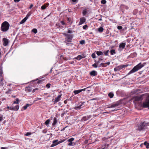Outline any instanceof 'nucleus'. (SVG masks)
<instances>
[{
	"label": "nucleus",
	"instance_id": "obj_1",
	"mask_svg": "<svg viewBox=\"0 0 149 149\" xmlns=\"http://www.w3.org/2000/svg\"><path fill=\"white\" fill-rule=\"evenodd\" d=\"M145 98L146 100L143 104L142 107L143 108H148L149 109V95L148 93H145L140 95L135 96L134 99L136 101L142 100Z\"/></svg>",
	"mask_w": 149,
	"mask_h": 149
},
{
	"label": "nucleus",
	"instance_id": "obj_2",
	"mask_svg": "<svg viewBox=\"0 0 149 149\" xmlns=\"http://www.w3.org/2000/svg\"><path fill=\"white\" fill-rule=\"evenodd\" d=\"M149 126V122L146 123L145 122H141V123L137 125L136 126V130L140 131L145 130L148 128Z\"/></svg>",
	"mask_w": 149,
	"mask_h": 149
},
{
	"label": "nucleus",
	"instance_id": "obj_3",
	"mask_svg": "<svg viewBox=\"0 0 149 149\" xmlns=\"http://www.w3.org/2000/svg\"><path fill=\"white\" fill-rule=\"evenodd\" d=\"M144 65L140 63L137 65L134 66L131 70H130L127 74V76L129 75L130 74L134 73L142 68Z\"/></svg>",
	"mask_w": 149,
	"mask_h": 149
},
{
	"label": "nucleus",
	"instance_id": "obj_4",
	"mask_svg": "<svg viewBox=\"0 0 149 149\" xmlns=\"http://www.w3.org/2000/svg\"><path fill=\"white\" fill-rule=\"evenodd\" d=\"M9 26L10 24L8 22L5 21L1 24V30L3 32H6L8 30Z\"/></svg>",
	"mask_w": 149,
	"mask_h": 149
},
{
	"label": "nucleus",
	"instance_id": "obj_5",
	"mask_svg": "<svg viewBox=\"0 0 149 149\" xmlns=\"http://www.w3.org/2000/svg\"><path fill=\"white\" fill-rule=\"evenodd\" d=\"M128 65V64H126L124 65H121L115 67L114 68V71L115 72L119 71L120 70L123 68L127 67Z\"/></svg>",
	"mask_w": 149,
	"mask_h": 149
},
{
	"label": "nucleus",
	"instance_id": "obj_6",
	"mask_svg": "<svg viewBox=\"0 0 149 149\" xmlns=\"http://www.w3.org/2000/svg\"><path fill=\"white\" fill-rule=\"evenodd\" d=\"M91 117V115L87 116H83L81 119V121H85L90 119Z\"/></svg>",
	"mask_w": 149,
	"mask_h": 149
},
{
	"label": "nucleus",
	"instance_id": "obj_7",
	"mask_svg": "<svg viewBox=\"0 0 149 149\" xmlns=\"http://www.w3.org/2000/svg\"><path fill=\"white\" fill-rule=\"evenodd\" d=\"M85 102H81L79 103V104H77V106L75 108V109L76 110H77V109H80L82 108L83 107L82 106L84 104V103Z\"/></svg>",
	"mask_w": 149,
	"mask_h": 149
},
{
	"label": "nucleus",
	"instance_id": "obj_8",
	"mask_svg": "<svg viewBox=\"0 0 149 149\" xmlns=\"http://www.w3.org/2000/svg\"><path fill=\"white\" fill-rule=\"evenodd\" d=\"M61 95H62L61 94L58 96L55 99V100L54 99L52 100V101L54 102V104L58 102L60 100Z\"/></svg>",
	"mask_w": 149,
	"mask_h": 149
},
{
	"label": "nucleus",
	"instance_id": "obj_9",
	"mask_svg": "<svg viewBox=\"0 0 149 149\" xmlns=\"http://www.w3.org/2000/svg\"><path fill=\"white\" fill-rule=\"evenodd\" d=\"M3 45L4 46H6L8 45V40L5 38H3Z\"/></svg>",
	"mask_w": 149,
	"mask_h": 149
},
{
	"label": "nucleus",
	"instance_id": "obj_10",
	"mask_svg": "<svg viewBox=\"0 0 149 149\" xmlns=\"http://www.w3.org/2000/svg\"><path fill=\"white\" fill-rule=\"evenodd\" d=\"M121 9L122 10H124L125 9L127 10L129 8L128 6H125L123 4H121L120 6Z\"/></svg>",
	"mask_w": 149,
	"mask_h": 149
},
{
	"label": "nucleus",
	"instance_id": "obj_11",
	"mask_svg": "<svg viewBox=\"0 0 149 149\" xmlns=\"http://www.w3.org/2000/svg\"><path fill=\"white\" fill-rule=\"evenodd\" d=\"M90 74L91 76H95L97 75V73L96 71L93 70L90 72Z\"/></svg>",
	"mask_w": 149,
	"mask_h": 149
},
{
	"label": "nucleus",
	"instance_id": "obj_12",
	"mask_svg": "<svg viewBox=\"0 0 149 149\" xmlns=\"http://www.w3.org/2000/svg\"><path fill=\"white\" fill-rule=\"evenodd\" d=\"M58 140H54L52 142V144L51 145V147H53L55 146H56L57 145L58 142Z\"/></svg>",
	"mask_w": 149,
	"mask_h": 149
},
{
	"label": "nucleus",
	"instance_id": "obj_13",
	"mask_svg": "<svg viewBox=\"0 0 149 149\" xmlns=\"http://www.w3.org/2000/svg\"><path fill=\"white\" fill-rule=\"evenodd\" d=\"M74 139L73 138H71L70 139H69L67 141H68L69 142V143L68 144V145L70 146H71L72 145V141H74Z\"/></svg>",
	"mask_w": 149,
	"mask_h": 149
},
{
	"label": "nucleus",
	"instance_id": "obj_14",
	"mask_svg": "<svg viewBox=\"0 0 149 149\" xmlns=\"http://www.w3.org/2000/svg\"><path fill=\"white\" fill-rule=\"evenodd\" d=\"M86 21V19L84 17H83L80 18V21L79 22V25L81 24Z\"/></svg>",
	"mask_w": 149,
	"mask_h": 149
},
{
	"label": "nucleus",
	"instance_id": "obj_15",
	"mask_svg": "<svg viewBox=\"0 0 149 149\" xmlns=\"http://www.w3.org/2000/svg\"><path fill=\"white\" fill-rule=\"evenodd\" d=\"M63 35L64 36H66L67 38L72 39L73 37V35H72L66 33H64Z\"/></svg>",
	"mask_w": 149,
	"mask_h": 149
},
{
	"label": "nucleus",
	"instance_id": "obj_16",
	"mask_svg": "<svg viewBox=\"0 0 149 149\" xmlns=\"http://www.w3.org/2000/svg\"><path fill=\"white\" fill-rule=\"evenodd\" d=\"M125 45L126 43L125 42H123L120 44L119 47L122 49H123L125 48Z\"/></svg>",
	"mask_w": 149,
	"mask_h": 149
},
{
	"label": "nucleus",
	"instance_id": "obj_17",
	"mask_svg": "<svg viewBox=\"0 0 149 149\" xmlns=\"http://www.w3.org/2000/svg\"><path fill=\"white\" fill-rule=\"evenodd\" d=\"M119 105V103L117 102L116 103L114 104L111 105L110 107H109V108H113Z\"/></svg>",
	"mask_w": 149,
	"mask_h": 149
},
{
	"label": "nucleus",
	"instance_id": "obj_18",
	"mask_svg": "<svg viewBox=\"0 0 149 149\" xmlns=\"http://www.w3.org/2000/svg\"><path fill=\"white\" fill-rule=\"evenodd\" d=\"M84 58V57H82L81 55H79L77 57L74 58V59H77L79 61Z\"/></svg>",
	"mask_w": 149,
	"mask_h": 149
},
{
	"label": "nucleus",
	"instance_id": "obj_19",
	"mask_svg": "<svg viewBox=\"0 0 149 149\" xmlns=\"http://www.w3.org/2000/svg\"><path fill=\"white\" fill-rule=\"evenodd\" d=\"M57 119L56 117H54V121L52 123V125L53 126L55 125L57 123Z\"/></svg>",
	"mask_w": 149,
	"mask_h": 149
},
{
	"label": "nucleus",
	"instance_id": "obj_20",
	"mask_svg": "<svg viewBox=\"0 0 149 149\" xmlns=\"http://www.w3.org/2000/svg\"><path fill=\"white\" fill-rule=\"evenodd\" d=\"M96 54L98 56L102 55L103 54V52H102L101 51H96Z\"/></svg>",
	"mask_w": 149,
	"mask_h": 149
},
{
	"label": "nucleus",
	"instance_id": "obj_21",
	"mask_svg": "<svg viewBox=\"0 0 149 149\" xmlns=\"http://www.w3.org/2000/svg\"><path fill=\"white\" fill-rule=\"evenodd\" d=\"M81 92V91L80 90H74L73 91L74 93L76 95L80 93Z\"/></svg>",
	"mask_w": 149,
	"mask_h": 149
},
{
	"label": "nucleus",
	"instance_id": "obj_22",
	"mask_svg": "<svg viewBox=\"0 0 149 149\" xmlns=\"http://www.w3.org/2000/svg\"><path fill=\"white\" fill-rule=\"evenodd\" d=\"M111 55H112L116 54V52L114 49H112L110 51Z\"/></svg>",
	"mask_w": 149,
	"mask_h": 149
},
{
	"label": "nucleus",
	"instance_id": "obj_23",
	"mask_svg": "<svg viewBox=\"0 0 149 149\" xmlns=\"http://www.w3.org/2000/svg\"><path fill=\"white\" fill-rule=\"evenodd\" d=\"M19 108V106L18 105H17L14 107H13V110L17 111L18 110Z\"/></svg>",
	"mask_w": 149,
	"mask_h": 149
},
{
	"label": "nucleus",
	"instance_id": "obj_24",
	"mask_svg": "<svg viewBox=\"0 0 149 149\" xmlns=\"http://www.w3.org/2000/svg\"><path fill=\"white\" fill-rule=\"evenodd\" d=\"M109 146V144H105L104 145L103 148H102L101 149H107L108 148Z\"/></svg>",
	"mask_w": 149,
	"mask_h": 149
},
{
	"label": "nucleus",
	"instance_id": "obj_25",
	"mask_svg": "<svg viewBox=\"0 0 149 149\" xmlns=\"http://www.w3.org/2000/svg\"><path fill=\"white\" fill-rule=\"evenodd\" d=\"M103 30L104 29L102 27H100L98 29V31L100 32H102Z\"/></svg>",
	"mask_w": 149,
	"mask_h": 149
},
{
	"label": "nucleus",
	"instance_id": "obj_26",
	"mask_svg": "<svg viewBox=\"0 0 149 149\" xmlns=\"http://www.w3.org/2000/svg\"><path fill=\"white\" fill-rule=\"evenodd\" d=\"M114 94L110 92L108 94V96L111 98L113 97Z\"/></svg>",
	"mask_w": 149,
	"mask_h": 149
},
{
	"label": "nucleus",
	"instance_id": "obj_27",
	"mask_svg": "<svg viewBox=\"0 0 149 149\" xmlns=\"http://www.w3.org/2000/svg\"><path fill=\"white\" fill-rule=\"evenodd\" d=\"M144 144L146 146V148H149V143H148L146 141L144 143Z\"/></svg>",
	"mask_w": 149,
	"mask_h": 149
},
{
	"label": "nucleus",
	"instance_id": "obj_28",
	"mask_svg": "<svg viewBox=\"0 0 149 149\" xmlns=\"http://www.w3.org/2000/svg\"><path fill=\"white\" fill-rule=\"evenodd\" d=\"M109 50H107L105 51H104L103 52V54L104 53L105 56H107L108 55V53H109Z\"/></svg>",
	"mask_w": 149,
	"mask_h": 149
},
{
	"label": "nucleus",
	"instance_id": "obj_29",
	"mask_svg": "<svg viewBox=\"0 0 149 149\" xmlns=\"http://www.w3.org/2000/svg\"><path fill=\"white\" fill-rule=\"evenodd\" d=\"M26 90L28 91V92H31L32 91V89L31 87H27L26 88Z\"/></svg>",
	"mask_w": 149,
	"mask_h": 149
},
{
	"label": "nucleus",
	"instance_id": "obj_30",
	"mask_svg": "<svg viewBox=\"0 0 149 149\" xmlns=\"http://www.w3.org/2000/svg\"><path fill=\"white\" fill-rule=\"evenodd\" d=\"M48 5L47 6H46L45 5H44L42 6L41 7V8L42 10H44L48 6Z\"/></svg>",
	"mask_w": 149,
	"mask_h": 149
},
{
	"label": "nucleus",
	"instance_id": "obj_31",
	"mask_svg": "<svg viewBox=\"0 0 149 149\" xmlns=\"http://www.w3.org/2000/svg\"><path fill=\"white\" fill-rule=\"evenodd\" d=\"M19 100L18 98H17L16 99V101H15L13 102V104H18L19 103Z\"/></svg>",
	"mask_w": 149,
	"mask_h": 149
},
{
	"label": "nucleus",
	"instance_id": "obj_32",
	"mask_svg": "<svg viewBox=\"0 0 149 149\" xmlns=\"http://www.w3.org/2000/svg\"><path fill=\"white\" fill-rule=\"evenodd\" d=\"M72 39H71L66 38L65 39V41H66L67 42H70L72 41Z\"/></svg>",
	"mask_w": 149,
	"mask_h": 149
},
{
	"label": "nucleus",
	"instance_id": "obj_33",
	"mask_svg": "<svg viewBox=\"0 0 149 149\" xmlns=\"http://www.w3.org/2000/svg\"><path fill=\"white\" fill-rule=\"evenodd\" d=\"M85 43V41L84 40H82L80 41V44L81 45H84Z\"/></svg>",
	"mask_w": 149,
	"mask_h": 149
},
{
	"label": "nucleus",
	"instance_id": "obj_34",
	"mask_svg": "<svg viewBox=\"0 0 149 149\" xmlns=\"http://www.w3.org/2000/svg\"><path fill=\"white\" fill-rule=\"evenodd\" d=\"M50 120L49 119L47 120L45 122V125H48L49 123Z\"/></svg>",
	"mask_w": 149,
	"mask_h": 149
},
{
	"label": "nucleus",
	"instance_id": "obj_35",
	"mask_svg": "<svg viewBox=\"0 0 149 149\" xmlns=\"http://www.w3.org/2000/svg\"><path fill=\"white\" fill-rule=\"evenodd\" d=\"M101 2L102 4H104L106 3L107 1L106 0H102Z\"/></svg>",
	"mask_w": 149,
	"mask_h": 149
},
{
	"label": "nucleus",
	"instance_id": "obj_36",
	"mask_svg": "<svg viewBox=\"0 0 149 149\" xmlns=\"http://www.w3.org/2000/svg\"><path fill=\"white\" fill-rule=\"evenodd\" d=\"M32 31L34 33H37V29H33L32 30Z\"/></svg>",
	"mask_w": 149,
	"mask_h": 149
},
{
	"label": "nucleus",
	"instance_id": "obj_37",
	"mask_svg": "<svg viewBox=\"0 0 149 149\" xmlns=\"http://www.w3.org/2000/svg\"><path fill=\"white\" fill-rule=\"evenodd\" d=\"M68 21V22L70 23L71 24H72V21L71 20V18H68L67 19Z\"/></svg>",
	"mask_w": 149,
	"mask_h": 149
},
{
	"label": "nucleus",
	"instance_id": "obj_38",
	"mask_svg": "<svg viewBox=\"0 0 149 149\" xmlns=\"http://www.w3.org/2000/svg\"><path fill=\"white\" fill-rule=\"evenodd\" d=\"M87 13V11L86 10H84L83 11V15L85 16Z\"/></svg>",
	"mask_w": 149,
	"mask_h": 149
},
{
	"label": "nucleus",
	"instance_id": "obj_39",
	"mask_svg": "<svg viewBox=\"0 0 149 149\" xmlns=\"http://www.w3.org/2000/svg\"><path fill=\"white\" fill-rule=\"evenodd\" d=\"M31 15V13L30 12L28 13L26 15V17H27V18H28L30 16V15Z\"/></svg>",
	"mask_w": 149,
	"mask_h": 149
},
{
	"label": "nucleus",
	"instance_id": "obj_40",
	"mask_svg": "<svg viewBox=\"0 0 149 149\" xmlns=\"http://www.w3.org/2000/svg\"><path fill=\"white\" fill-rule=\"evenodd\" d=\"M31 15V13L30 12L28 13L26 15V17H27V18H28L30 16V15Z\"/></svg>",
	"mask_w": 149,
	"mask_h": 149
},
{
	"label": "nucleus",
	"instance_id": "obj_41",
	"mask_svg": "<svg viewBox=\"0 0 149 149\" xmlns=\"http://www.w3.org/2000/svg\"><path fill=\"white\" fill-rule=\"evenodd\" d=\"M31 15V13L30 12L28 13L26 15V17H27V18H28L30 16V15Z\"/></svg>",
	"mask_w": 149,
	"mask_h": 149
},
{
	"label": "nucleus",
	"instance_id": "obj_42",
	"mask_svg": "<svg viewBox=\"0 0 149 149\" xmlns=\"http://www.w3.org/2000/svg\"><path fill=\"white\" fill-rule=\"evenodd\" d=\"M31 15V13L30 12L28 13L26 15V17H27V18H28L30 16V15Z\"/></svg>",
	"mask_w": 149,
	"mask_h": 149
},
{
	"label": "nucleus",
	"instance_id": "obj_43",
	"mask_svg": "<svg viewBox=\"0 0 149 149\" xmlns=\"http://www.w3.org/2000/svg\"><path fill=\"white\" fill-rule=\"evenodd\" d=\"M91 56L93 58H96V55L95 53H93L91 55Z\"/></svg>",
	"mask_w": 149,
	"mask_h": 149
},
{
	"label": "nucleus",
	"instance_id": "obj_44",
	"mask_svg": "<svg viewBox=\"0 0 149 149\" xmlns=\"http://www.w3.org/2000/svg\"><path fill=\"white\" fill-rule=\"evenodd\" d=\"M97 63H95L92 65V66L94 68H97Z\"/></svg>",
	"mask_w": 149,
	"mask_h": 149
},
{
	"label": "nucleus",
	"instance_id": "obj_45",
	"mask_svg": "<svg viewBox=\"0 0 149 149\" xmlns=\"http://www.w3.org/2000/svg\"><path fill=\"white\" fill-rule=\"evenodd\" d=\"M26 20L24 19H23L20 22V24H22L24 23L25 22Z\"/></svg>",
	"mask_w": 149,
	"mask_h": 149
},
{
	"label": "nucleus",
	"instance_id": "obj_46",
	"mask_svg": "<svg viewBox=\"0 0 149 149\" xmlns=\"http://www.w3.org/2000/svg\"><path fill=\"white\" fill-rule=\"evenodd\" d=\"M90 88V86H89V87H87V88H84L82 89H81V92L82 91H85L86 89H88V88Z\"/></svg>",
	"mask_w": 149,
	"mask_h": 149
},
{
	"label": "nucleus",
	"instance_id": "obj_47",
	"mask_svg": "<svg viewBox=\"0 0 149 149\" xmlns=\"http://www.w3.org/2000/svg\"><path fill=\"white\" fill-rule=\"evenodd\" d=\"M31 133L28 132H27L26 134H25L24 135L25 136H28L31 135Z\"/></svg>",
	"mask_w": 149,
	"mask_h": 149
},
{
	"label": "nucleus",
	"instance_id": "obj_48",
	"mask_svg": "<svg viewBox=\"0 0 149 149\" xmlns=\"http://www.w3.org/2000/svg\"><path fill=\"white\" fill-rule=\"evenodd\" d=\"M122 28H123V27H122V26H118L117 27V29L118 30H121L122 29Z\"/></svg>",
	"mask_w": 149,
	"mask_h": 149
},
{
	"label": "nucleus",
	"instance_id": "obj_49",
	"mask_svg": "<svg viewBox=\"0 0 149 149\" xmlns=\"http://www.w3.org/2000/svg\"><path fill=\"white\" fill-rule=\"evenodd\" d=\"M65 140H61L59 141H58V144L63 142Z\"/></svg>",
	"mask_w": 149,
	"mask_h": 149
},
{
	"label": "nucleus",
	"instance_id": "obj_50",
	"mask_svg": "<svg viewBox=\"0 0 149 149\" xmlns=\"http://www.w3.org/2000/svg\"><path fill=\"white\" fill-rule=\"evenodd\" d=\"M50 85L51 84L48 83L46 85V86L48 88H49L50 87Z\"/></svg>",
	"mask_w": 149,
	"mask_h": 149
},
{
	"label": "nucleus",
	"instance_id": "obj_51",
	"mask_svg": "<svg viewBox=\"0 0 149 149\" xmlns=\"http://www.w3.org/2000/svg\"><path fill=\"white\" fill-rule=\"evenodd\" d=\"M88 27L87 25H86L83 26V28L84 29H85Z\"/></svg>",
	"mask_w": 149,
	"mask_h": 149
},
{
	"label": "nucleus",
	"instance_id": "obj_52",
	"mask_svg": "<svg viewBox=\"0 0 149 149\" xmlns=\"http://www.w3.org/2000/svg\"><path fill=\"white\" fill-rule=\"evenodd\" d=\"M3 119V117L2 116H0V122Z\"/></svg>",
	"mask_w": 149,
	"mask_h": 149
},
{
	"label": "nucleus",
	"instance_id": "obj_53",
	"mask_svg": "<svg viewBox=\"0 0 149 149\" xmlns=\"http://www.w3.org/2000/svg\"><path fill=\"white\" fill-rule=\"evenodd\" d=\"M100 18L98 19V20L99 21H101L102 20V17H103V16L102 15H100Z\"/></svg>",
	"mask_w": 149,
	"mask_h": 149
},
{
	"label": "nucleus",
	"instance_id": "obj_54",
	"mask_svg": "<svg viewBox=\"0 0 149 149\" xmlns=\"http://www.w3.org/2000/svg\"><path fill=\"white\" fill-rule=\"evenodd\" d=\"M72 33V31L70 30H68V33Z\"/></svg>",
	"mask_w": 149,
	"mask_h": 149
},
{
	"label": "nucleus",
	"instance_id": "obj_55",
	"mask_svg": "<svg viewBox=\"0 0 149 149\" xmlns=\"http://www.w3.org/2000/svg\"><path fill=\"white\" fill-rule=\"evenodd\" d=\"M61 24L63 25H64L65 24V23L63 21H61Z\"/></svg>",
	"mask_w": 149,
	"mask_h": 149
},
{
	"label": "nucleus",
	"instance_id": "obj_56",
	"mask_svg": "<svg viewBox=\"0 0 149 149\" xmlns=\"http://www.w3.org/2000/svg\"><path fill=\"white\" fill-rule=\"evenodd\" d=\"M38 88H36L35 89H34L33 90V92L34 93L36 91L38 90Z\"/></svg>",
	"mask_w": 149,
	"mask_h": 149
},
{
	"label": "nucleus",
	"instance_id": "obj_57",
	"mask_svg": "<svg viewBox=\"0 0 149 149\" xmlns=\"http://www.w3.org/2000/svg\"><path fill=\"white\" fill-rule=\"evenodd\" d=\"M27 106H26V105H25L22 108L24 109V110H25L27 109Z\"/></svg>",
	"mask_w": 149,
	"mask_h": 149
},
{
	"label": "nucleus",
	"instance_id": "obj_58",
	"mask_svg": "<svg viewBox=\"0 0 149 149\" xmlns=\"http://www.w3.org/2000/svg\"><path fill=\"white\" fill-rule=\"evenodd\" d=\"M5 109H6V111H7L8 110V109H10V107L8 106Z\"/></svg>",
	"mask_w": 149,
	"mask_h": 149
},
{
	"label": "nucleus",
	"instance_id": "obj_59",
	"mask_svg": "<svg viewBox=\"0 0 149 149\" xmlns=\"http://www.w3.org/2000/svg\"><path fill=\"white\" fill-rule=\"evenodd\" d=\"M10 109L11 110H13V107H10Z\"/></svg>",
	"mask_w": 149,
	"mask_h": 149
},
{
	"label": "nucleus",
	"instance_id": "obj_60",
	"mask_svg": "<svg viewBox=\"0 0 149 149\" xmlns=\"http://www.w3.org/2000/svg\"><path fill=\"white\" fill-rule=\"evenodd\" d=\"M31 105V104H26V106H27V107H29Z\"/></svg>",
	"mask_w": 149,
	"mask_h": 149
},
{
	"label": "nucleus",
	"instance_id": "obj_61",
	"mask_svg": "<svg viewBox=\"0 0 149 149\" xmlns=\"http://www.w3.org/2000/svg\"><path fill=\"white\" fill-rule=\"evenodd\" d=\"M67 127V126H66L65 127H64V128H63V129H62L61 130V131H64L65 129Z\"/></svg>",
	"mask_w": 149,
	"mask_h": 149
},
{
	"label": "nucleus",
	"instance_id": "obj_62",
	"mask_svg": "<svg viewBox=\"0 0 149 149\" xmlns=\"http://www.w3.org/2000/svg\"><path fill=\"white\" fill-rule=\"evenodd\" d=\"M33 4H31L30 5V6L29 8L30 9H31L32 8V7H33Z\"/></svg>",
	"mask_w": 149,
	"mask_h": 149
},
{
	"label": "nucleus",
	"instance_id": "obj_63",
	"mask_svg": "<svg viewBox=\"0 0 149 149\" xmlns=\"http://www.w3.org/2000/svg\"><path fill=\"white\" fill-rule=\"evenodd\" d=\"M42 132L44 133H46L47 132V130H44L42 131Z\"/></svg>",
	"mask_w": 149,
	"mask_h": 149
},
{
	"label": "nucleus",
	"instance_id": "obj_64",
	"mask_svg": "<svg viewBox=\"0 0 149 149\" xmlns=\"http://www.w3.org/2000/svg\"><path fill=\"white\" fill-rule=\"evenodd\" d=\"M1 149H7L8 148L7 147H1Z\"/></svg>",
	"mask_w": 149,
	"mask_h": 149
}]
</instances>
